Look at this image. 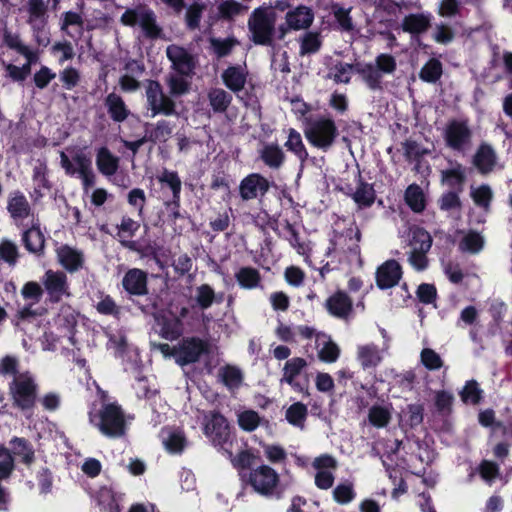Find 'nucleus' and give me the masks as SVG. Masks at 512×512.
<instances>
[{
    "instance_id": "nucleus-1",
    "label": "nucleus",
    "mask_w": 512,
    "mask_h": 512,
    "mask_svg": "<svg viewBox=\"0 0 512 512\" xmlns=\"http://www.w3.org/2000/svg\"><path fill=\"white\" fill-rule=\"evenodd\" d=\"M89 422L107 437H120L125 431V419L121 408L115 403L93 406L89 412Z\"/></svg>"
},
{
    "instance_id": "nucleus-2",
    "label": "nucleus",
    "mask_w": 512,
    "mask_h": 512,
    "mask_svg": "<svg viewBox=\"0 0 512 512\" xmlns=\"http://www.w3.org/2000/svg\"><path fill=\"white\" fill-rule=\"evenodd\" d=\"M402 242L409 248L408 261L418 270H425L428 266L427 253L432 246L430 234L421 227H409L402 235Z\"/></svg>"
},
{
    "instance_id": "nucleus-3",
    "label": "nucleus",
    "mask_w": 512,
    "mask_h": 512,
    "mask_svg": "<svg viewBox=\"0 0 512 512\" xmlns=\"http://www.w3.org/2000/svg\"><path fill=\"white\" fill-rule=\"evenodd\" d=\"M60 164L66 174L78 176L85 188L94 184L95 174L90 155L83 148L68 147L60 152Z\"/></svg>"
},
{
    "instance_id": "nucleus-4",
    "label": "nucleus",
    "mask_w": 512,
    "mask_h": 512,
    "mask_svg": "<svg viewBox=\"0 0 512 512\" xmlns=\"http://www.w3.org/2000/svg\"><path fill=\"white\" fill-rule=\"evenodd\" d=\"M158 349L165 358L173 357L177 364L184 366L198 361L201 355L208 353L209 344L202 339L189 337L173 347L159 344Z\"/></svg>"
},
{
    "instance_id": "nucleus-5",
    "label": "nucleus",
    "mask_w": 512,
    "mask_h": 512,
    "mask_svg": "<svg viewBox=\"0 0 512 512\" xmlns=\"http://www.w3.org/2000/svg\"><path fill=\"white\" fill-rule=\"evenodd\" d=\"M203 432L209 441L228 458L233 455L232 435L226 419L216 412H210L204 415Z\"/></svg>"
},
{
    "instance_id": "nucleus-6",
    "label": "nucleus",
    "mask_w": 512,
    "mask_h": 512,
    "mask_svg": "<svg viewBox=\"0 0 512 512\" xmlns=\"http://www.w3.org/2000/svg\"><path fill=\"white\" fill-rule=\"evenodd\" d=\"M13 404L23 411L30 410L37 399L38 384L28 371L16 373L9 384Z\"/></svg>"
},
{
    "instance_id": "nucleus-7",
    "label": "nucleus",
    "mask_w": 512,
    "mask_h": 512,
    "mask_svg": "<svg viewBox=\"0 0 512 512\" xmlns=\"http://www.w3.org/2000/svg\"><path fill=\"white\" fill-rule=\"evenodd\" d=\"M304 134L310 144L326 150L334 143L338 136V129L333 119L322 116L309 120Z\"/></svg>"
},
{
    "instance_id": "nucleus-8",
    "label": "nucleus",
    "mask_w": 512,
    "mask_h": 512,
    "mask_svg": "<svg viewBox=\"0 0 512 512\" xmlns=\"http://www.w3.org/2000/svg\"><path fill=\"white\" fill-rule=\"evenodd\" d=\"M121 23L126 26L138 25L149 38L161 36V27L156 22L154 12L144 6L126 10L121 16Z\"/></svg>"
},
{
    "instance_id": "nucleus-9",
    "label": "nucleus",
    "mask_w": 512,
    "mask_h": 512,
    "mask_svg": "<svg viewBox=\"0 0 512 512\" xmlns=\"http://www.w3.org/2000/svg\"><path fill=\"white\" fill-rule=\"evenodd\" d=\"M249 482L257 493L272 496L279 484V474L273 468L261 465L251 471Z\"/></svg>"
},
{
    "instance_id": "nucleus-10",
    "label": "nucleus",
    "mask_w": 512,
    "mask_h": 512,
    "mask_svg": "<svg viewBox=\"0 0 512 512\" xmlns=\"http://www.w3.org/2000/svg\"><path fill=\"white\" fill-rule=\"evenodd\" d=\"M187 313L186 307H182L179 314L172 311L171 308L160 312L156 316L160 335L167 340L178 338L183 331L181 318L185 317Z\"/></svg>"
},
{
    "instance_id": "nucleus-11",
    "label": "nucleus",
    "mask_w": 512,
    "mask_h": 512,
    "mask_svg": "<svg viewBox=\"0 0 512 512\" xmlns=\"http://www.w3.org/2000/svg\"><path fill=\"white\" fill-rule=\"evenodd\" d=\"M274 19L265 10L256 9L249 20V29L255 43L267 44L271 40Z\"/></svg>"
},
{
    "instance_id": "nucleus-12",
    "label": "nucleus",
    "mask_w": 512,
    "mask_h": 512,
    "mask_svg": "<svg viewBox=\"0 0 512 512\" xmlns=\"http://www.w3.org/2000/svg\"><path fill=\"white\" fill-rule=\"evenodd\" d=\"M337 466V460L329 454L316 457L312 462V467L316 471L315 485L323 490L331 488L334 483V472Z\"/></svg>"
},
{
    "instance_id": "nucleus-13",
    "label": "nucleus",
    "mask_w": 512,
    "mask_h": 512,
    "mask_svg": "<svg viewBox=\"0 0 512 512\" xmlns=\"http://www.w3.org/2000/svg\"><path fill=\"white\" fill-rule=\"evenodd\" d=\"M146 97L153 117L157 114H174L175 104L169 97L164 95L161 85L158 82L149 81L147 83Z\"/></svg>"
},
{
    "instance_id": "nucleus-14",
    "label": "nucleus",
    "mask_w": 512,
    "mask_h": 512,
    "mask_svg": "<svg viewBox=\"0 0 512 512\" xmlns=\"http://www.w3.org/2000/svg\"><path fill=\"white\" fill-rule=\"evenodd\" d=\"M446 145L456 151H464L470 144L471 131L464 121H451L444 129Z\"/></svg>"
},
{
    "instance_id": "nucleus-15",
    "label": "nucleus",
    "mask_w": 512,
    "mask_h": 512,
    "mask_svg": "<svg viewBox=\"0 0 512 512\" xmlns=\"http://www.w3.org/2000/svg\"><path fill=\"white\" fill-rule=\"evenodd\" d=\"M269 187V182L264 176L252 173L241 181L239 193L243 200H251L264 195Z\"/></svg>"
},
{
    "instance_id": "nucleus-16",
    "label": "nucleus",
    "mask_w": 512,
    "mask_h": 512,
    "mask_svg": "<svg viewBox=\"0 0 512 512\" xmlns=\"http://www.w3.org/2000/svg\"><path fill=\"white\" fill-rule=\"evenodd\" d=\"M42 281L51 299L59 301L62 297L69 296L67 276L63 272L48 270Z\"/></svg>"
},
{
    "instance_id": "nucleus-17",
    "label": "nucleus",
    "mask_w": 512,
    "mask_h": 512,
    "mask_svg": "<svg viewBox=\"0 0 512 512\" xmlns=\"http://www.w3.org/2000/svg\"><path fill=\"white\" fill-rule=\"evenodd\" d=\"M160 438L164 449L170 454H181L189 444L185 432L179 427L163 428Z\"/></svg>"
},
{
    "instance_id": "nucleus-18",
    "label": "nucleus",
    "mask_w": 512,
    "mask_h": 512,
    "mask_svg": "<svg viewBox=\"0 0 512 512\" xmlns=\"http://www.w3.org/2000/svg\"><path fill=\"white\" fill-rule=\"evenodd\" d=\"M402 275L401 266L395 260L384 262L376 272V282L379 288L388 289L398 284Z\"/></svg>"
},
{
    "instance_id": "nucleus-19",
    "label": "nucleus",
    "mask_w": 512,
    "mask_h": 512,
    "mask_svg": "<svg viewBox=\"0 0 512 512\" xmlns=\"http://www.w3.org/2000/svg\"><path fill=\"white\" fill-rule=\"evenodd\" d=\"M7 211L14 222L18 224L29 217L31 207L23 193L14 191L8 195Z\"/></svg>"
},
{
    "instance_id": "nucleus-20",
    "label": "nucleus",
    "mask_w": 512,
    "mask_h": 512,
    "mask_svg": "<svg viewBox=\"0 0 512 512\" xmlns=\"http://www.w3.org/2000/svg\"><path fill=\"white\" fill-rule=\"evenodd\" d=\"M166 54L177 72L182 75H189L192 72L194 68L193 58L184 48L170 45L167 47Z\"/></svg>"
},
{
    "instance_id": "nucleus-21",
    "label": "nucleus",
    "mask_w": 512,
    "mask_h": 512,
    "mask_svg": "<svg viewBox=\"0 0 512 512\" xmlns=\"http://www.w3.org/2000/svg\"><path fill=\"white\" fill-rule=\"evenodd\" d=\"M307 367V361L301 357L289 359L283 367L282 383H287L294 390L302 392L303 386L297 381V377Z\"/></svg>"
},
{
    "instance_id": "nucleus-22",
    "label": "nucleus",
    "mask_w": 512,
    "mask_h": 512,
    "mask_svg": "<svg viewBox=\"0 0 512 512\" xmlns=\"http://www.w3.org/2000/svg\"><path fill=\"white\" fill-rule=\"evenodd\" d=\"M313 336L316 337V348L319 359L326 363L335 362L340 355V349L338 345L324 333H316L314 331Z\"/></svg>"
},
{
    "instance_id": "nucleus-23",
    "label": "nucleus",
    "mask_w": 512,
    "mask_h": 512,
    "mask_svg": "<svg viewBox=\"0 0 512 512\" xmlns=\"http://www.w3.org/2000/svg\"><path fill=\"white\" fill-rule=\"evenodd\" d=\"M392 413L393 406L391 403H375L369 408L367 417L373 427L384 428L390 423Z\"/></svg>"
},
{
    "instance_id": "nucleus-24",
    "label": "nucleus",
    "mask_w": 512,
    "mask_h": 512,
    "mask_svg": "<svg viewBox=\"0 0 512 512\" xmlns=\"http://www.w3.org/2000/svg\"><path fill=\"white\" fill-rule=\"evenodd\" d=\"M57 258L59 263L69 272L79 270L84 262L82 253L67 245L60 246L57 249Z\"/></svg>"
},
{
    "instance_id": "nucleus-25",
    "label": "nucleus",
    "mask_w": 512,
    "mask_h": 512,
    "mask_svg": "<svg viewBox=\"0 0 512 512\" xmlns=\"http://www.w3.org/2000/svg\"><path fill=\"white\" fill-rule=\"evenodd\" d=\"M123 287L131 294H145L147 292L146 273L136 268L129 270L123 278Z\"/></svg>"
},
{
    "instance_id": "nucleus-26",
    "label": "nucleus",
    "mask_w": 512,
    "mask_h": 512,
    "mask_svg": "<svg viewBox=\"0 0 512 512\" xmlns=\"http://www.w3.org/2000/svg\"><path fill=\"white\" fill-rule=\"evenodd\" d=\"M313 18L314 15L309 8L300 6L286 14V23L290 29L300 30L308 28Z\"/></svg>"
},
{
    "instance_id": "nucleus-27",
    "label": "nucleus",
    "mask_w": 512,
    "mask_h": 512,
    "mask_svg": "<svg viewBox=\"0 0 512 512\" xmlns=\"http://www.w3.org/2000/svg\"><path fill=\"white\" fill-rule=\"evenodd\" d=\"M246 78L247 71L242 66H231L222 74L224 84L233 92H239L244 88Z\"/></svg>"
},
{
    "instance_id": "nucleus-28",
    "label": "nucleus",
    "mask_w": 512,
    "mask_h": 512,
    "mask_svg": "<svg viewBox=\"0 0 512 512\" xmlns=\"http://www.w3.org/2000/svg\"><path fill=\"white\" fill-rule=\"evenodd\" d=\"M357 359L367 369L377 366L382 360V354L376 345L364 344L357 348Z\"/></svg>"
},
{
    "instance_id": "nucleus-29",
    "label": "nucleus",
    "mask_w": 512,
    "mask_h": 512,
    "mask_svg": "<svg viewBox=\"0 0 512 512\" xmlns=\"http://www.w3.org/2000/svg\"><path fill=\"white\" fill-rule=\"evenodd\" d=\"M119 159L114 156L107 148L102 147L97 151L96 165L98 170L109 177L116 173Z\"/></svg>"
},
{
    "instance_id": "nucleus-30",
    "label": "nucleus",
    "mask_w": 512,
    "mask_h": 512,
    "mask_svg": "<svg viewBox=\"0 0 512 512\" xmlns=\"http://www.w3.org/2000/svg\"><path fill=\"white\" fill-rule=\"evenodd\" d=\"M326 307L330 314L336 317H345L351 311L352 302L346 294L338 292L326 301Z\"/></svg>"
},
{
    "instance_id": "nucleus-31",
    "label": "nucleus",
    "mask_w": 512,
    "mask_h": 512,
    "mask_svg": "<svg viewBox=\"0 0 512 512\" xmlns=\"http://www.w3.org/2000/svg\"><path fill=\"white\" fill-rule=\"evenodd\" d=\"M218 376L221 382L231 391L238 389L243 382V373L240 368L226 365L219 369Z\"/></svg>"
},
{
    "instance_id": "nucleus-32",
    "label": "nucleus",
    "mask_w": 512,
    "mask_h": 512,
    "mask_svg": "<svg viewBox=\"0 0 512 512\" xmlns=\"http://www.w3.org/2000/svg\"><path fill=\"white\" fill-rule=\"evenodd\" d=\"M430 21L429 14H410L403 19L402 28L405 32L419 34L427 30Z\"/></svg>"
},
{
    "instance_id": "nucleus-33",
    "label": "nucleus",
    "mask_w": 512,
    "mask_h": 512,
    "mask_svg": "<svg viewBox=\"0 0 512 512\" xmlns=\"http://www.w3.org/2000/svg\"><path fill=\"white\" fill-rule=\"evenodd\" d=\"M28 22L34 29H41L46 23V6L43 0H29Z\"/></svg>"
},
{
    "instance_id": "nucleus-34",
    "label": "nucleus",
    "mask_w": 512,
    "mask_h": 512,
    "mask_svg": "<svg viewBox=\"0 0 512 512\" xmlns=\"http://www.w3.org/2000/svg\"><path fill=\"white\" fill-rule=\"evenodd\" d=\"M276 335L282 341L293 342L295 341L296 335H300L303 338L313 337L314 329L308 326H298L295 329H292L287 325L280 324L276 329Z\"/></svg>"
},
{
    "instance_id": "nucleus-35",
    "label": "nucleus",
    "mask_w": 512,
    "mask_h": 512,
    "mask_svg": "<svg viewBox=\"0 0 512 512\" xmlns=\"http://www.w3.org/2000/svg\"><path fill=\"white\" fill-rule=\"evenodd\" d=\"M263 162L271 168H279L284 161V153L277 144H266L260 150Z\"/></svg>"
},
{
    "instance_id": "nucleus-36",
    "label": "nucleus",
    "mask_w": 512,
    "mask_h": 512,
    "mask_svg": "<svg viewBox=\"0 0 512 512\" xmlns=\"http://www.w3.org/2000/svg\"><path fill=\"white\" fill-rule=\"evenodd\" d=\"M194 300L199 308L206 310L214 302H222V296L217 297L214 290L207 284L200 285L195 290Z\"/></svg>"
},
{
    "instance_id": "nucleus-37",
    "label": "nucleus",
    "mask_w": 512,
    "mask_h": 512,
    "mask_svg": "<svg viewBox=\"0 0 512 512\" xmlns=\"http://www.w3.org/2000/svg\"><path fill=\"white\" fill-rule=\"evenodd\" d=\"M474 163L483 173L491 171L495 165L493 149L487 145L481 146L475 155Z\"/></svg>"
},
{
    "instance_id": "nucleus-38",
    "label": "nucleus",
    "mask_w": 512,
    "mask_h": 512,
    "mask_svg": "<svg viewBox=\"0 0 512 512\" xmlns=\"http://www.w3.org/2000/svg\"><path fill=\"white\" fill-rule=\"evenodd\" d=\"M407 205L415 212H421L425 208V196L417 185H410L405 192Z\"/></svg>"
},
{
    "instance_id": "nucleus-39",
    "label": "nucleus",
    "mask_w": 512,
    "mask_h": 512,
    "mask_svg": "<svg viewBox=\"0 0 512 512\" xmlns=\"http://www.w3.org/2000/svg\"><path fill=\"white\" fill-rule=\"evenodd\" d=\"M106 104L108 106V111H109L111 117L115 121L120 122L127 118L128 110L125 106V103L121 99V97H119L116 94H110V95H108V97L106 99Z\"/></svg>"
},
{
    "instance_id": "nucleus-40",
    "label": "nucleus",
    "mask_w": 512,
    "mask_h": 512,
    "mask_svg": "<svg viewBox=\"0 0 512 512\" xmlns=\"http://www.w3.org/2000/svg\"><path fill=\"white\" fill-rule=\"evenodd\" d=\"M157 179L162 185L170 188L173 200L178 201L181 191V180L177 173L165 169L157 176Z\"/></svg>"
},
{
    "instance_id": "nucleus-41",
    "label": "nucleus",
    "mask_w": 512,
    "mask_h": 512,
    "mask_svg": "<svg viewBox=\"0 0 512 512\" xmlns=\"http://www.w3.org/2000/svg\"><path fill=\"white\" fill-rule=\"evenodd\" d=\"M97 502L107 512H120L118 499L110 488L103 487L99 490Z\"/></svg>"
},
{
    "instance_id": "nucleus-42",
    "label": "nucleus",
    "mask_w": 512,
    "mask_h": 512,
    "mask_svg": "<svg viewBox=\"0 0 512 512\" xmlns=\"http://www.w3.org/2000/svg\"><path fill=\"white\" fill-rule=\"evenodd\" d=\"M236 279L242 288L253 289L258 286L260 275L256 269L244 267L237 272Z\"/></svg>"
},
{
    "instance_id": "nucleus-43",
    "label": "nucleus",
    "mask_w": 512,
    "mask_h": 512,
    "mask_svg": "<svg viewBox=\"0 0 512 512\" xmlns=\"http://www.w3.org/2000/svg\"><path fill=\"white\" fill-rule=\"evenodd\" d=\"M348 236L345 235H336L334 239L332 240V249H329L328 253L331 254L332 252H352L354 254H358V245L357 242L359 241V234L356 233V238L353 239L352 236H349V241L351 244L346 245Z\"/></svg>"
},
{
    "instance_id": "nucleus-44",
    "label": "nucleus",
    "mask_w": 512,
    "mask_h": 512,
    "mask_svg": "<svg viewBox=\"0 0 512 512\" xmlns=\"http://www.w3.org/2000/svg\"><path fill=\"white\" fill-rule=\"evenodd\" d=\"M23 240L26 248L33 253L42 251L44 247V236L37 227L27 230L24 233Z\"/></svg>"
},
{
    "instance_id": "nucleus-45",
    "label": "nucleus",
    "mask_w": 512,
    "mask_h": 512,
    "mask_svg": "<svg viewBox=\"0 0 512 512\" xmlns=\"http://www.w3.org/2000/svg\"><path fill=\"white\" fill-rule=\"evenodd\" d=\"M211 107L216 112H223L226 110L231 102V96L223 89H212L208 94Z\"/></svg>"
},
{
    "instance_id": "nucleus-46",
    "label": "nucleus",
    "mask_w": 512,
    "mask_h": 512,
    "mask_svg": "<svg viewBox=\"0 0 512 512\" xmlns=\"http://www.w3.org/2000/svg\"><path fill=\"white\" fill-rule=\"evenodd\" d=\"M288 150L294 152L298 158L303 161L307 158V152L304 147L301 135L294 129H289L288 139L285 143Z\"/></svg>"
},
{
    "instance_id": "nucleus-47",
    "label": "nucleus",
    "mask_w": 512,
    "mask_h": 512,
    "mask_svg": "<svg viewBox=\"0 0 512 512\" xmlns=\"http://www.w3.org/2000/svg\"><path fill=\"white\" fill-rule=\"evenodd\" d=\"M307 416V407L300 403L292 404L286 411V419L294 426L302 427Z\"/></svg>"
},
{
    "instance_id": "nucleus-48",
    "label": "nucleus",
    "mask_w": 512,
    "mask_h": 512,
    "mask_svg": "<svg viewBox=\"0 0 512 512\" xmlns=\"http://www.w3.org/2000/svg\"><path fill=\"white\" fill-rule=\"evenodd\" d=\"M321 41L319 34L315 32L305 33L300 37V54L306 55L315 53L319 50Z\"/></svg>"
},
{
    "instance_id": "nucleus-49",
    "label": "nucleus",
    "mask_w": 512,
    "mask_h": 512,
    "mask_svg": "<svg viewBox=\"0 0 512 512\" xmlns=\"http://www.w3.org/2000/svg\"><path fill=\"white\" fill-rule=\"evenodd\" d=\"M420 362L428 370H439L443 366L441 356L431 348H424L420 353Z\"/></svg>"
},
{
    "instance_id": "nucleus-50",
    "label": "nucleus",
    "mask_w": 512,
    "mask_h": 512,
    "mask_svg": "<svg viewBox=\"0 0 512 512\" xmlns=\"http://www.w3.org/2000/svg\"><path fill=\"white\" fill-rule=\"evenodd\" d=\"M484 245L482 236L475 232H469L464 235L460 242V249L470 253L479 252Z\"/></svg>"
},
{
    "instance_id": "nucleus-51",
    "label": "nucleus",
    "mask_w": 512,
    "mask_h": 512,
    "mask_svg": "<svg viewBox=\"0 0 512 512\" xmlns=\"http://www.w3.org/2000/svg\"><path fill=\"white\" fill-rule=\"evenodd\" d=\"M482 390L474 380L468 381L463 387L460 396L464 403L477 404L481 399Z\"/></svg>"
},
{
    "instance_id": "nucleus-52",
    "label": "nucleus",
    "mask_w": 512,
    "mask_h": 512,
    "mask_svg": "<svg viewBox=\"0 0 512 512\" xmlns=\"http://www.w3.org/2000/svg\"><path fill=\"white\" fill-rule=\"evenodd\" d=\"M441 74V63L436 59H431L421 69L420 78L426 82H435L440 78Z\"/></svg>"
},
{
    "instance_id": "nucleus-53",
    "label": "nucleus",
    "mask_w": 512,
    "mask_h": 512,
    "mask_svg": "<svg viewBox=\"0 0 512 512\" xmlns=\"http://www.w3.org/2000/svg\"><path fill=\"white\" fill-rule=\"evenodd\" d=\"M355 496L353 484L348 482L337 485L333 490L334 500L342 505L350 503Z\"/></svg>"
},
{
    "instance_id": "nucleus-54",
    "label": "nucleus",
    "mask_w": 512,
    "mask_h": 512,
    "mask_svg": "<svg viewBox=\"0 0 512 512\" xmlns=\"http://www.w3.org/2000/svg\"><path fill=\"white\" fill-rule=\"evenodd\" d=\"M12 451L14 455L22 458V461L26 464L32 462L34 452L27 442L21 438H15L11 441Z\"/></svg>"
},
{
    "instance_id": "nucleus-55",
    "label": "nucleus",
    "mask_w": 512,
    "mask_h": 512,
    "mask_svg": "<svg viewBox=\"0 0 512 512\" xmlns=\"http://www.w3.org/2000/svg\"><path fill=\"white\" fill-rule=\"evenodd\" d=\"M422 407L417 404H410L400 414V420L405 421L409 426H416L422 422Z\"/></svg>"
},
{
    "instance_id": "nucleus-56",
    "label": "nucleus",
    "mask_w": 512,
    "mask_h": 512,
    "mask_svg": "<svg viewBox=\"0 0 512 512\" xmlns=\"http://www.w3.org/2000/svg\"><path fill=\"white\" fill-rule=\"evenodd\" d=\"M47 168L43 164H39L34 168L33 182L35 185V192L42 196L49 190V183L46 179Z\"/></svg>"
},
{
    "instance_id": "nucleus-57",
    "label": "nucleus",
    "mask_w": 512,
    "mask_h": 512,
    "mask_svg": "<svg viewBox=\"0 0 512 512\" xmlns=\"http://www.w3.org/2000/svg\"><path fill=\"white\" fill-rule=\"evenodd\" d=\"M239 426L245 431L255 430L260 423L259 415L252 410H245L238 414Z\"/></svg>"
},
{
    "instance_id": "nucleus-58",
    "label": "nucleus",
    "mask_w": 512,
    "mask_h": 512,
    "mask_svg": "<svg viewBox=\"0 0 512 512\" xmlns=\"http://www.w3.org/2000/svg\"><path fill=\"white\" fill-rule=\"evenodd\" d=\"M248 10V7L241 5L235 0H227L220 4L219 12L222 17L233 18L237 15L243 14Z\"/></svg>"
},
{
    "instance_id": "nucleus-59",
    "label": "nucleus",
    "mask_w": 512,
    "mask_h": 512,
    "mask_svg": "<svg viewBox=\"0 0 512 512\" xmlns=\"http://www.w3.org/2000/svg\"><path fill=\"white\" fill-rule=\"evenodd\" d=\"M374 190L368 184H361L353 195L354 201L359 206H369L374 201Z\"/></svg>"
},
{
    "instance_id": "nucleus-60",
    "label": "nucleus",
    "mask_w": 512,
    "mask_h": 512,
    "mask_svg": "<svg viewBox=\"0 0 512 512\" xmlns=\"http://www.w3.org/2000/svg\"><path fill=\"white\" fill-rule=\"evenodd\" d=\"M471 196L476 205L483 208H487L492 199V191L488 186L482 185L479 187L472 188Z\"/></svg>"
},
{
    "instance_id": "nucleus-61",
    "label": "nucleus",
    "mask_w": 512,
    "mask_h": 512,
    "mask_svg": "<svg viewBox=\"0 0 512 512\" xmlns=\"http://www.w3.org/2000/svg\"><path fill=\"white\" fill-rule=\"evenodd\" d=\"M354 73V67L347 63L335 65L332 71V77L337 83H348Z\"/></svg>"
},
{
    "instance_id": "nucleus-62",
    "label": "nucleus",
    "mask_w": 512,
    "mask_h": 512,
    "mask_svg": "<svg viewBox=\"0 0 512 512\" xmlns=\"http://www.w3.org/2000/svg\"><path fill=\"white\" fill-rule=\"evenodd\" d=\"M168 86L170 93L178 96L188 92L190 83L182 76L171 75L168 78Z\"/></svg>"
},
{
    "instance_id": "nucleus-63",
    "label": "nucleus",
    "mask_w": 512,
    "mask_h": 512,
    "mask_svg": "<svg viewBox=\"0 0 512 512\" xmlns=\"http://www.w3.org/2000/svg\"><path fill=\"white\" fill-rule=\"evenodd\" d=\"M464 180V171L461 166L442 172V181L450 187L460 185Z\"/></svg>"
},
{
    "instance_id": "nucleus-64",
    "label": "nucleus",
    "mask_w": 512,
    "mask_h": 512,
    "mask_svg": "<svg viewBox=\"0 0 512 512\" xmlns=\"http://www.w3.org/2000/svg\"><path fill=\"white\" fill-rule=\"evenodd\" d=\"M349 9H344L337 5L333 6V14L338 22L340 28L345 31H350L353 29V23L349 16Z\"/></svg>"
}]
</instances>
